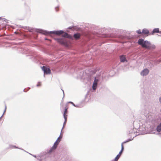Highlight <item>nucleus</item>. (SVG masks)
I'll list each match as a JSON object with an SVG mask.
<instances>
[{"label":"nucleus","instance_id":"obj_10","mask_svg":"<svg viewBox=\"0 0 161 161\" xmlns=\"http://www.w3.org/2000/svg\"><path fill=\"white\" fill-rule=\"evenodd\" d=\"M98 81V80L95 78L92 85L93 90H95L96 89Z\"/></svg>","mask_w":161,"mask_h":161},{"label":"nucleus","instance_id":"obj_19","mask_svg":"<svg viewBox=\"0 0 161 161\" xmlns=\"http://www.w3.org/2000/svg\"><path fill=\"white\" fill-rule=\"evenodd\" d=\"M58 8H59V6H58L55 7V9L56 12H57L58 11Z\"/></svg>","mask_w":161,"mask_h":161},{"label":"nucleus","instance_id":"obj_12","mask_svg":"<svg viewBox=\"0 0 161 161\" xmlns=\"http://www.w3.org/2000/svg\"><path fill=\"white\" fill-rule=\"evenodd\" d=\"M120 60L121 62H124L125 61H127L124 55H122L120 56Z\"/></svg>","mask_w":161,"mask_h":161},{"label":"nucleus","instance_id":"obj_27","mask_svg":"<svg viewBox=\"0 0 161 161\" xmlns=\"http://www.w3.org/2000/svg\"><path fill=\"white\" fill-rule=\"evenodd\" d=\"M36 30H39V31H40V30H42V29H36Z\"/></svg>","mask_w":161,"mask_h":161},{"label":"nucleus","instance_id":"obj_6","mask_svg":"<svg viewBox=\"0 0 161 161\" xmlns=\"http://www.w3.org/2000/svg\"><path fill=\"white\" fill-rule=\"evenodd\" d=\"M42 68L44 71V74H48L51 73V70L49 68L45 66H43Z\"/></svg>","mask_w":161,"mask_h":161},{"label":"nucleus","instance_id":"obj_5","mask_svg":"<svg viewBox=\"0 0 161 161\" xmlns=\"http://www.w3.org/2000/svg\"><path fill=\"white\" fill-rule=\"evenodd\" d=\"M69 108V105L68 103L66 104L64 107V111L63 114L64 117L65 119V122L66 123L67 120V117L68 113V109Z\"/></svg>","mask_w":161,"mask_h":161},{"label":"nucleus","instance_id":"obj_22","mask_svg":"<svg viewBox=\"0 0 161 161\" xmlns=\"http://www.w3.org/2000/svg\"><path fill=\"white\" fill-rule=\"evenodd\" d=\"M41 84L39 82L38 83V84L37 85V86H41Z\"/></svg>","mask_w":161,"mask_h":161},{"label":"nucleus","instance_id":"obj_16","mask_svg":"<svg viewBox=\"0 0 161 161\" xmlns=\"http://www.w3.org/2000/svg\"><path fill=\"white\" fill-rule=\"evenodd\" d=\"M58 42L60 43L61 44H63L64 43V41L60 39H57Z\"/></svg>","mask_w":161,"mask_h":161},{"label":"nucleus","instance_id":"obj_8","mask_svg":"<svg viewBox=\"0 0 161 161\" xmlns=\"http://www.w3.org/2000/svg\"><path fill=\"white\" fill-rule=\"evenodd\" d=\"M68 29H71L72 30H81L78 26H70L67 28Z\"/></svg>","mask_w":161,"mask_h":161},{"label":"nucleus","instance_id":"obj_7","mask_svg":"<svg viewBox=\"0 0 161 161\" xmlns=\"http://www.w3.org/2000/svg\"><path fill=\"white\" fill-rule=\"evenodd\" d=\"M86 27H87L88 29L96 30L97 29V26L94 25H86Z\"/></svg>","mask_w":161,"mask_h":161},{"label":"nucleus","instance_id":"obj_20","mask_svg":"<svg viewBox=\"0 0 161 161\" xmlns=\"http://www.w3.org/2000/svg\"><path fill=\"white\" fill-rule=\"evenodd\" d=\"M153 33H159V31H153Z\"/></svg>","mask_w":161,"mask_h":161},{"label":"nucleus","instance_id":"obj_24","mask_svg":"<svg viewBox=\"0 0 161 161\" xmlns=\"http://www.w3.org/2000/svg\"><path fill=\"white\" fill-rule=\"evenodd\" d=\"M153 30H159V29L158 28H154Z\"/></svg>","mask_w":161,"mask_h":161},{"label":"nucleus","instance_id":"obj_4","mask_svg":"<svg viewBox=\"0 0 161 161\" xmlns=\"http://www.w3.org/2000/svg\"><path fill=\"white\" fill-rule=\"evenodd\" d=\"M61 140L59 139V138H58L57 139L54 143L53 146L52 147L51 149L49 151L48 153H49L53 152L57 148L59 142H60Z\"/></svg>","mask_w":161,"mask_h":161},{"label":"nucleus","instance_id":"obj_17","mask_svg":"<svg viewBox=\"0 0 161 161\" xmlns=\"http://www.w3.org/2000/svg\"><path fill=\"white\" fill-rule=\"evenodd\" d=\"M123 142L122 144H121V151H122V152H123V150H124V145H123V144L124 143H125V142Z\"/></svg>","mask_w":161,"mask_h":161},{"label":"nucleus","instance_id":"obj_28","mask_svg":"<svg viewBox=\"0 0 161 161\" xmlns=\"http://www.w3.org/2000/svg\"><path fill=\"white\" fill-rule=\"evenodd\" d=\"M142 30L144 31V30H146L145 29H143Z\"/></svg>","mask_w":161,"mask_h":161},{"label":"nucleus","instance_id":"obj_25","mask_svg":"<svg viewBox=\"0 0 161 161\" xmlns=\"http://www.w3.org/2000/svg\"><path fill=\"white\" fill-rule=\"evenodd\" d=\"M69 103H71L74 106H75V104L72 102H69Z\"/></svg>","mask_w":161,"mask_h":161},{"label":"nucleus","instance_id":"obj_23","mask_svg":"<svg viewBox=\"0 0 161 161\" xmlns=\"http://www.w3.org/2000/svg\"><path fill=\"white\" fill-rule=\"evenodd\" d=\"M62 137V135H60V136L58 138H59V139L61 140Z\"/></svg>","mask_w":161,"mask_h":161},{"label":"nucleus","instance_id":"obj_29","mask_svg":"<svg viewBox=\"0 0 161 161\" xmlns=\"http://www.w3.org/2000/svg\"><path fill=\"white\" fill-rule=\"evenodd\" d=\"M14 33H17V32H15Z\"/></svg>","mask_w":161,"mask_h":161},{"label":"nucleus","instance_id":"obj_15","mask_svg":"<svg viewBox=\"0 0 161 161\" xmlns=\"http://www.w3.org/2000/svg\"><path fill=\"white\" fill-rule=\"evenodd\" d=\"M161 124H159L157 128V130L159 132L161 131Z\"/></svg>","mask_w":161,"mask_h":161},{"label":"nucleus","instance_id":"obj_26","mask_svg":"<svg viewBox=\"0 0 161 161\" xmlns=\"http://www.w3.org/2000/svg\"><path fill=\"white\" fill-rule=\"evenodd\" d=\"M159 101H160V103H161V97L159 98Z\"/></svg>","mask_w":161,"mask_h":161},{"label":"nucleus","instance_id":"obj_14","mask_svg":"<svg viewBox=\"0 0 161 161\" xmlns=\"http://www.w3.org/2000/svg\"><path fill=\"white\" fill-rule=\"evenodd\" d=\"M137 33L139 34L142 33V34H147L149 33V31H142V32H141V31H137Z\"/></svg>","mask_w":161,"mask_h":161},{"label":"nucleus","instance_id":"obj_1","mask_svg":"<svg viewBox=\"0 0 161 161\" xmlns=\"http://www.w3.org/2000/svg\"><path fill=\"white\" fill-rule=\"evenodd\" d=\"M41 32H39V33L43 34L46 35H49L50 34H54L58 35H62V36L63 37L70 38L72 39V36L70 35H68L66 33H64L63 32V31H51L50 32L47 31H40Z\"/></svg>","mask_w":161,"mask_h":161},{"label":"nucleus","instance_id":"obj_11","mask_svg":"<svg viewBox=\"0 0 161 161\" xmlns=\"http://www.w3.org/2000/svg\"><path fill=\"white\" fill-rule=\"evenodd\" d=\"M73 36L75 40H77L79 39V38H80V34L79 33L75 34Z\"/></svg>","mask_w":161,"mask_h":161},{"label":"nucleus","instance_id":"obj_18","mask_svg":"<svg viewBox=\"0 0 161 161\" xmlns=\"http://www.w3.org/2000/svg\"><path fill=\"white\" fill-rule=\"evenodd\" d=\"M120 156L118 155L115 157L114 161H117Z\"/></svg>","mask_w":161,"mask_h":161},{"label":"nucleus","instance_id":"obj_3","mask_svg":"<svg viewBox=\"0 0 161 161\" xmlns=\"http://www.w3.org/2000/svg\"><path fill=\"white\" fill-rule=\"evenodd\" d=\"M138 44L142 46L143 47L148 48L150 47V44L149 43L146 41H144L142 39H140L138 42Z\"/></svg>","mask_w":161,"mask_h":161},{"label":"nucleus","instance_id":"obj_2","mask_svg":"<svg viewBox=\"0 0 161 161\" xmlns=\"http://www.w3.org/2000/svg\"><path fill=\"white\" fill-rule=\"evenodd\" d=\"M11 21L7 19H6L2 17H0V30H6L7 28H9L10 27L14 29L13 27L8 25L11 23Z\"/></svg>","mask_w":161,"mask_h":161},{"label":"nucleus","instance_id":"obj_13","mask_svg":"<svg viewBox=\"0 0 161 161\" xmlns=\"http://www.w3.org/2000/svg\"><path fill=\"white\" fill-rule=\"evenodd\" d=\"M22 28L25 30H33L34 29L31 27L28 26H23L22 27Z\"/></svg>","mask_w":161,"mask_h":161},{"label":"nucleus","instance_id":"obj_21","mask_svg":"<svg viewBox=\"0 0 161 161\" xmlns=\"http://www.w3.org/2000/svg\"><path fill=\"white\" fill-rule=\"evenodd\" d=\"M122 153V151H120L119 152V153L118 155H119V156H120L121 155Z\"/></svg>","mask_w":161,"mask_h":161},{"label":"nucleus","instance_id":"obj_9","mask_svg":"<svg viewBox=\"0 0 161 161\" xmlns=\"http://www.w3.org/2000/svg\"><path fill=\"white\" fill-rule=\"evenodd\" d=\"M149 72V70L147 69H144L141 73L142 75L143 76L147 75Z\"/></svg>","mask_w":161,"mask_h":161},{"label":"nucleus","instance_id":"obj_30","mask_svg":"<svg viewBox=\"0 0 161 161\" xmlns=\"http://www.w3.org/2000/svg\"><path fill=\"white\" fill-rule=\"evenodd\" d=\"M160 124H161V123Z\"/></svg>","mask_w":161,"mask_h":161}]
</instances>
